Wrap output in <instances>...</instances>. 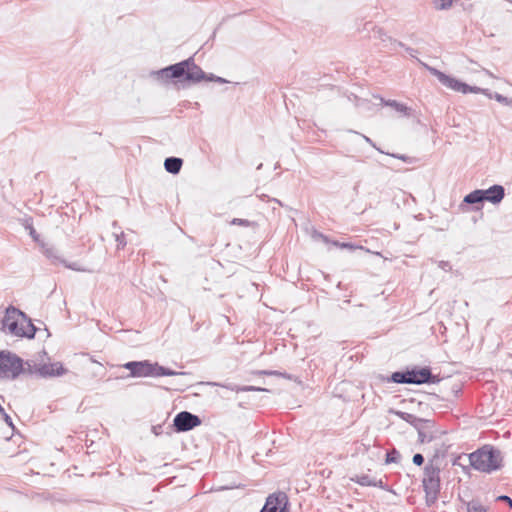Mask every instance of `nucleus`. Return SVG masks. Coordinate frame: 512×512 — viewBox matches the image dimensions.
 Segmentation results:
<instances>
[{
    "label": "nucleus",
    "mask_w": 512,
    "mask_h": 512,
    "mask_svg": "<svg viewBox=\"0 0 512 512\" xmlns=\"http://www.w3.org/2000/svg\"><path fill=\"white\" fill-rule=\"evenodd\" d=\"M151 75L158 81L168 83L197 84L202 81L204 71L198 66L193 57H189L178 63L153 71Z\"/></svg>",
    "instance_id": "f257e3e1"
},
{
    "label": "nucleus",
    "mask_w": 512,
    "mask_h": 512,
    "mask_svg": "<svg viewBox=\"0 0 512 512\" xmlns=\"http://www.w3.org/2000/svg\"><path fill=\"white\" fill-rule=\"evenodd\" d=\"M1 322L3 329L16 337L33 339L38 330L24 312L12 305L6 308Z\"/></svg>",
    "instance_id": "f03ea898"
},
{
    "label": "nucleus",
    "mask_w": 512,
    "mask_h": 512,
    "mask_svg": "<svg viewBox=\"0 0 512 512\" xmlns=\"http://www.w3.org/2000/svg\"><path fill=\"white\" fill-rule=\"evenodd\" d=\"M439 458V451L436 450L423 469L422 487L425 492V502L428 507L436 503L441 490Z\"/></svg>",
    "instance_id": "7ed1b4c3"
},
{
    "label": "nucleus",
    "mask_w": 512,
    "mask_h": 512,
    "mask_svg": "<svg viewBox=\"0 0 512 512\" xmlns=\"http://www.w3.org/2000/svg\"><path fill=\"white\" fill-rule=\"evenodd\" d=\"M501 451L493 445H484L468 454V465L473 469L490 474L503 466Z\"/></svg>",
    "instance_id": "20e7f679"
},
{
    "label": "nucleus",
    "mask_w": 512,
    "mask_h": 512,
    "mask_svg": "<svg viewBox=\"0 0 512 512\" xmlns=\"http://www.w3.org/2000/svg\"><path fill=\"white\" fill-rule=\"evenodd\" d=\"M123 368L130 371L131 377H159L186 374L185 372H176L149 360L129 361L123 364Z\"/></svg>",
    "instance_id": "39448f33"
},
{
    "label": "nucleus",
    "mask_w": 512,
    "mask_h": 512,
    "mask_svg": "<svg viewBox=\"0 0 512 512\" xmlns=\"http://www.w3.org/2000/svg\"><path fill=\"white\" fill-rule=\"evenodd\" d=\"M23 372L21 357L9 350H0V379L15 380Z\"/></svg>",
    "instance_id": "423d86ee"
},
{
    "label": "nucleus",
    "mask_w": 512,
    "mask_h": 512,
    "mask_svg": "<svg viewBox=\"0 0 512 512\" xmlns=\"http://www.w3.org/2000/svg\"><path fill=\"white\" fill-rule=\"evenodd\" d=\"M419 64H421L427 71H429L433 76H435L441 84L450 88L454 91L461 92L463 94L470 93L472 86L464 83L454 77H451L444 72L429 66L428 64L422 62L420 59L416 58Z\"/></svg>",
    "instance_id": "0eeeda50"
},
{
    "label": "nucleus",
    "mask_w": 512,
    "mask_h": 512,
    "mask_svg": "<svg viewBox=\"0 0 512 512\" xmlns=\"http://www.w3.org/2000/svg\"><path fill=\"white\" fill-rule=\"evenodd\" d=\"M409 384L422 385V384H436L440 381V377L432 373L428 366L420 367L413 366L408 368Z\"/></svg>",
    "instance_id": "6e6552de"
},
{
    "label": "nucleus",
    "mask_w": 512,
    "mask_h": 512,
    "mask_svg": "<svg viewBox=\"0 0 512 512\" xmlns=\"http://www.w3.org/2000/svg\"><path fill=\"white\" fill-rule=\"evenodd\" d=\"M201 418L189 411H181L177 413L173 419V429L176 432H187L200 426Z\"/></svg>",
    "instance_id": "1a4fd4ad"
},
{
    "label": "nucleus",
    "mask_w": 512,
    "mask_h": 512,
    "mask_svg": "<svg viewBox=\"0 0 512 512\" xmlns=\"http://www.w3.org/2000/svg\"><path fill=\"white\" fill-rule=\"evenodd\" d=\"M289 500L285 492L270 494L265 501L262 510L265 512H287Z\"/></svg>",
    "instance_id": "9d476101"
},
{
    "label": "nucleus",
    "mask_w": 512,
    "mask_h": 512,
    "mask_svg": "<svg viewBox=\"0 0 512 512\" xmlns=\"http://www.w3.org/2000/svg\"><path fill=\"white\" fill-rule=\"evenodd\" d=\"M484 202H490L493 205L501 203L505 197V188L502 185L494 184L488 189H480Z\"/></svg>",
    "instance_id": "9b49d317"
},
{
    "label": "nucleus",
    "mask_w": 512,
    "mask_h": 512,
    "mask_svg": "<svg viewBox=\"0 0 512 512\" xmlns=\"http://www.w3.org/2000/svg\"><path fill=\"white\" fill-rule=\"evenodd\" d=\"M390 413L397 415L400 419L409 423L415 429L418 428V426L422 425V423H426L427 426H434L433 420L419 418V417H417L413 414L407 413V412L391 409Z\"/></svg>",
    "instance_id": "f8f14e48"
},
{
    "label": "nucleus",
    "mask_w": 512,
    "mask_h": 512,
    "mask_svg": "<svg viewBox=\"0 0 512 512\" xmlns=\"http://www.w3.org/2000/svg\"><path fill=\"white\" fill-rule=\"evenodd\" d=\"M483 203H484V199H483L482 193L480 192V189H476V190H473L472 192L468 193L467 195H465L461 206L463 204L473 205L472 210L479 211L482 209Z\"/></svg>",
    "instance_id": "ddd939ff"
},
{
    "label": "nucleus",
    "mask_w": 512,
    "mask_h": 512,
    "mask_svg": "<svg viewBox=\"0 0 512 512\" xmlns=\"http://www.w3.org/2000/svg\"><path fill=\"white\" fill-rule=\"evenodd\" d=\"M374 98L379 99L380 105L389 106L397 112L404 114L405 116H410L411 108L407 107L406 105L396 100H385L380 96H374Z\"/></svg>",
    "instance_id": "4468645a"
},
{
    "label": "nucleus",
    "mask_w": 512,
    "mask_h": 512,
    "mask_svg": "<svg viewBox=\"0 0 512 512\" xmlns=\"http://www.w3.org/2000/svg\"><path fill=\"white\" fill-rule=\"evenodd\" d=\"M368 37L373 38V39H378L381 42L389 41L390 43H392L396 46L404 47L403 42L393 39L392 37L387 35L382 28H379L377 26H373V33H372V35H368Z\"/></svg>",
    "instance_id": "2eb2a0df"
},
{
    "label": "nucleus",
    "mask_w": 512,
    "mask_h": 512,
    "mask_svg": "<svg viewBox=\"0 0 512 512\" xmlns=\"http://www.w3.org/2000/svg\"><path fill=\"white\" fill-rule=\"evenodd\" d=\"M183 160L179 157H167L164 161V168L171 174H178L182 168Z\"/></svg>",
    "instance_id": "dca6fc26"
},
{
    "label": "nucleus",
    "mask_w": 512,
    "mask_h": 512,
    "mask_svg": "<svg viewBox=\"0 0 512 512\" xmlns=\"http://www.w3.org/2000/svg\"><path fill=\"white\" fill-rule=\"evenodd\" d=\"M434 426H427L426 423H422V425L416 428L418 432V441L420 443H430L435 439V435L430 431Z\"/></svg>",
    "instance_id": "f3484780"
},
{
    "label": "nucleus",
    "mask_w": 512,
    "mask_h": 512,
    "mask_svg": "<svg viewBox=\"0 0 512 512\" xmlns=\"http://www.w3.org/2000/svg\"><path fill=\"white\" fill-rule=\"evenodd\" d=\"M208 384L212 385V386H220V387L229 389L231 391H236V392L267 391V389L256 387V386H237V385L231 384V383L230 384H221V383H217V382H209Z\"/></svg>",
    "instance_id": "a211bd4d"
},
{
    "label": "nucleus",
    "mask_w": 512,
    "mask_h": 512,
    "mask_svg": "<svg viewBox=\"0 0 512 512\" xmlns=\"http://www.w3.org/2000/svg\"><path fill=\"white\" fill-rule=\"evenodd\" d=\"M383 380L396 384H409L408 368L405 370L395 371L390 376L383 378Z\"/></svg>",
    "instance_id": "6ab92c4d"
},
{
    "label": "nucleus",
    "mask_w": 512,
    "mask_h": 512,
    "mask_svg": "<svg viewBox=\"0 0 512 512\" xmlns=\"http://www.w3.org/2000/svg\"><path fill=\"white\" fill-rule=\"evenodd\" d=\"M44 255L51 261L52 264L65 263V259L62 257L60 251L54 246L44 247Z\"/></svg>",
    "instance_id": "aec40b11"
},
{
    "label": "nucleus",
    "mask_w": 512,
    "mask_h": 512,
    "mask_svg": "<svg viewBox=\"0 0 512 512\" xmlns=\"http://www.w3.org/2000/svg\"><path fill=\"white\" fill-rule=\"evenodd\" d=\"M488 507L484 506L480 500L472 499L467 502V512H487Z\"/></svg>",
    "instance_id": "412c9836"
},
{
    "label": "nucleus",
    "mask_w": 512,
    "mask_h": 512,
    "mask_svg": "<svg viewBox=\"0 0 512 512\" xmlns=\"http://www.w3.org/2000/svg\"><path fill=\"white\" fill-rule=\"evenodd\" d=\"M350 480L361 486H372L374 484V479L367 474L352 476Z\"/></svg>",
    "instance_id": "4be33fe9"
},
{
    "label": "nucleus",
    "mask_w": 512,
    "mask_h": 512,
    "mask_svg": "<svg viewBox=\"0 0 512 512\" xmlns=\"http://www.w3.org/2000/svg\"><path fill=\"white\" fill-rule=\"evenodd\" d=\"M50 366L51 377L62 376L67 372V369L60 362L50 363Z\"/></svg>",
    "instance_id": "5701e85b"
},
{
    "label": "nucleus",
    "mask_w": 512,
    "mask_h": 512,
    "mask_svg": "<svg viewBox=\"0 0 512 512\" xmlns=\"http://www.w3.org/2000/svg\"><path fill=\"white\" fill-rule=\"evenodd\" d=\"M38 367H39V364H37L34 361H31V360L24 361L23 360V370H24V372L22 374H27V375H34V374H36L37 375V371H35V369L38 368Z\"/></svg>",
    "instance_id": "b1692460"
},
{
    "label": "nucleus",
    "mask_w": 512,
    "mask_h": 512,
    "mask_svg": "<svg viewBox=\"0 0 512 512\" xmlns=\"http://www.w3.org/2000/svg\"><path fill=\"white\" fill-rule=\"evenodd\" d=\"M401 455L399 451L395 448L387 451L385 464L398 463L400 461Z\"/></svg>",
    "instance_id": "393cba45"
},
{
    "label": "nucleus",
    "mask_w": 512,
    "mask_h": 512,
    "mask_svg": "<svg viewBox=\"0 0 512 512\" xmlns=\"http://www.w3.org/2000/svg\"><path fill=\"white\" fill-rule=\"evenodd\" d=\"M384 154H386L388 156H391L393 158H396V159H400L403 162L408 163V164H415L418 161L417 158L410 157V156H407V155H404V154L389 153V152H385Z\"/></svg>",
    "instance_id": "a878e982"
},
{
    "label": "nucleus",
    "mask_w": 512,
    "mask_h": 512,
    "mask_svg": "<svg viewBox=\"0 0 512 512\" xmlns=\"http://www.w3.org/2000/svg\"><path fill=\"white\" fill-rule=\"evenodd\" d=\"M488 97L489 98H494L497 102L502 103V104H504L506 106H511L512 105V98H508V97L503 96L502 94H499L497 92L492 94L489 91L488 92Z\"/></svg>",
    "instance_id": "bb28decb"
},
{
    "label": "nucleus",
    "mask_w": 512,
    "mask_h": 512,
    "mask_svg": "<svg viewBox=\"0 0 512 512\" xmlns=\"http://www.w3.org/2000/svg\"><path fill=\"white\" fill-rule=\"evenodd\" d=\"M452 465L453 466H461L463 469H466L467 467H469V465H468V455L461 454V455L456 456L452 460Z\"/></svg>",
    "instance_id": "cd10ccee"
},
{
    "label": "nucleus",
    "mask_w": 512,
    "mask_h": 512,
    "mask_svg": "<svg viewBox=\"0 0 512 512\" xmlns=\"http://www.w3.org/2000/svg\"><path fill=\"white\" fill-rule=\"evenodd\" d=\"M51 368L50 364H39V367L35 369L37 371V376L41 378H50L51 373L49 369Z\"/></svg>",
    "instance_id": "c85d7f7f"
},
{
    "label": "nucleus",
    "mask_w": 512,
    "mask_h": 512,
    "mask_svg": "<svg viewBox=\"0 0 512 512\" xmlns=\"http://www.w3.org/2000/svg\"><path fill=\"white\" fill-rule=\"evenodd\" d=\"M205 80V81H211V82H217V83H220V84H224V83H228V80H226L225 78H222L220 76H216L212 73H205L204 72V76L202 78V81Z\"/></svg>",
    "instance_id": "c756f323"
},
{
    "label": "nucleus",
    "mask_w": 512,
    "mask_h": 512,
    "mask_svg": "<svg viewBox=\"0 0 512 512\" xmlns=\"http://www.w3.org/2000/svg\"><path fill=\"white\" fill-rule=\"evenodd\" d=\"M115 241L117 242V249H123L126 246L125 234L123 232L113 233Z\"/></svg>",
    "instance_id": "7c9ffc66"
},
{
    "label": "nucleus",
    "mask_w": 512,
    "mask_h": 512,
    "mask_svg": "<svg viewBox=\"0 0 512 512\" xmlns=\"http://www.w3.org/2000/svg\"><path fill=\"white\" fill-rule=\"evenodd\" d=\"M434 3L438 10H447L452 6V0H435Z\"/></svg>",
    "instance_id": "2f4dec72"
},
{
    "label": "nucleus",
    "mask_w": 512,
    "mask_h": 512,
    "mask_svg": "<svg viewBox=\"0 0 512 512\" xmlns=\"http://www.w3.org/2000/svg\"><path fill=\"white\" fill-rule=\"evenodd\" d=\"M412 462L416 466H421V465L424 464L425 458H424V456L421 453H416V454L413 455Z\"/></svg>",
    "instance_id": "473e14b6"
},
{
    "label": "nucleus",
    "mask_w": 512,
    "mask_h": 512,
    "mask_svg": "<svg viewBox=\"0 0 512 512\" xmlns=\"http://www.w3.org/2000/svg\"><path fill=\"white\" fill-rule=\"evenodd\" d=\"M63 265L66 267V268H69L71 270H74V271H86L85 268H82L79 266V264L77 262H73V263H69L65 260V263H63Z\"/></svg>",
    "instance_id": "72a5a7b5"
},
{
    "label": "nucleus",
    "mask_w": 512,
    "mask_h": 512,
    "mask_svg": "<svg viewBox=\"0 0 512 512\" xmlns=\"http://www.w3.org/2000/svg\"><path fill=\"white\" fill-rule=\"evenodd\" d=\"M231 224H233V225H240V226H250L252 224V222H250L247 219L234 218L231 221Z\"/></svg>",
    "instance_id": "f704fd0d"
},
{
    "label": "nucleus",
    "mask_w": 512,
    "mask_h": 512,
    "mask_svg": "<svg viewBox=\"0 0 512 512\" xmlns=\"http://www.w3.org/2000/svg\"><path fill=\"white\" fill-rule=\"evenodd\" d=\"M332 243H333V245L340 247V248H346V249H350V250H354L356 248L353 244L347 243V242L341 243L338 241H333Z\"/></svg>",
    "instance_id": "c9c22d12"
},
{
    "label": "nucleus",
    "mask_w": 512,
    "mask_h": 512,
    "mask_svg": "<svg viewBox=\"0 0 512 512\" xmlns=\"http://www.w3.org/2000/svg\"><path fill=\"white\" fill-rule=\"evenodd\" d=\"M362 137L369 145L375 148L378 152L383 154L385 153L381 148L377 147L376 144L369 137H367L366 135H362Z\"/></svg>",
    "instance_id": "e433bc0d"
},
{
    "label": "nucleus",
    "mask_w": 512,
    "mask_h": 512,
    "mask_svg": "<svg viewBox=\"0 0 512 512\" xmlns=\"http://www.w3.org/2000/svg\"><path fill=\"white\" fill-rule=\"evenodd\" d=\"M497 501L505 502L509 507H512V499L507 495H500L497 497Z\"/></svg>",
    "instance_id": "4c0bfd02"
},
{
    "label": "nucleus",
    "mask_w": 512,
    "mask_h": 512,
    "mask_svg": "<svg viewBox=\"0 0 512 512\" xmlns=\"http://www.w3.org/2000/svg\"><path fill=\"white\" fill-rule=\"evenodd\" d=\"M438 266L444 271H450L452 269V266L448 261H439Z\"/></svg>",
    "instance_id": "58836bf2"
},
{
    "label": "nucleus",
    "mask_w": 512,
    "mask_h": 512,
    "mask_svg": "<svg viewBox=\"0 0 512 512\" xmlns=\"http://www.w3.org/2000/svg\"><path fill=\"white\" fill-rule=\"evenodd\" d=\"M371 487H378V488L383 489V490H388L387 489V484H385L381 479L380 480H375L374 479V484H372Z\"/></svg>",
    "instance_id": "ea45409f"
},
{
    "label": "nucleus",
    "mask_w": 512,
    "mask_h": 512,
    "mask_svg": "<svg viewBox=\"0 0 512 512\" xmlns=\"http://www.w3.org/2000/svg\"><path fill=\"white\" fill-rule=\"evenodd\" d=\"M488 89H483L477 86H472L470 93H483L488 96Z\"/></svg>",
    "instance_id": "a19ab883"
},
{
    "label": "nucleus",
    "mask_w": 512,
    "mask_h": 512,
    "mask_svg": "<svg viewBox=\"0 0 512 512\" xmlns=\"http://www.w3.org/2000/svg\"><path fill=\"white\" fill-rule=\"evenodd\" d=\"M403 48L406 50V52H407L411 57L416 58L415 54L417 53V50H415V49H413V48H411V47H408V46H406L405 44H404V47H403Z\"/></svg>",
    "instance_id": "79ce46f5"
},
{
    "label": "nucleus",
    "mask_w": 512,
    "mask_h": 512,
    "mask_svg": "<svg viewBox=\"0 0 512 512\" xmlns=\"http://www.w3.org/2000/svg\"><path fill=\"white\" fill-rule=\"evenodd\" d=\"M152 432L158 436L162 433V425H155V426H152Z\"/></svg>",
    "instance_id": "37998d69"
},
{
    "label": "nucleus",
    "mask_w": 512,
    "mask_h": 512,
    "mask_svg": "<svg viewBox=\"0 0 512 512\" xmlns=\"http://www.w3.org/2000/svg\"><path fill=\"white\" fill-rule=\"evenodd\" d=\"M3 418L10 427H13L12 418L7 413H4Z\"/></svg>",
    "instance_id": "c03bdc74"
},
{
    "label": "nucleus",
    "mask_w": 512,
    "mask_h": 512,
    "mask_svg": "<svg viewBox=\"0 0 512 512\" xmlns=\"http://www.w3.org/2000/svg\"><path fill=\"white\" fill-rule=\"evenodd\" d=\"M29 229H30V235H31V237H32L34 240H38V234L36 233L35 229H34L32 226H30V227H29Z\"/></svg>",
    "instance_id": "a18cd8bd"
},
{
    "label": "nucleus",
    "mask_w": 512,
    "mask_h": 512,
    "mask_svg": "<svg viewBox=\"0 0 512 512\" xmlns=\"http://www.w3.org/2000/svg\"><path fill=\"white\" fill-rule=\"evenodd\" d=\"M373 26H374V25H373V23H372V22H367V23H365V25H364V30H367V31H370V30H371V32L373 33Z\"/></svg>",
    "instance_id": "49530a36"
},
{
    "label": "nucleus",
    "mask_w": 512,
    "mask_h": 512,
    "mask_svg": "<svg viewBox=\"0 0 512 512\" xmlns=\"http://www.w3.org/2000/svg\"><path fill=\"white\" fill-rule=\"evenodd\" d=\"M317 236H318L319 238H321L325 243H329V239H328V237H327V236H325L324 234H322V233H318V234H317Z\"/></svg>",
    "instance_id": "de8ad7c7"
},
{
    "label": "nucleus",
    "mask_w": 512,
    "mask_h": 512,
    "mask_svg": "<svg viewBox=\"0 0 512 512\" xmlns=\"http://www.w3.org/2000/svg\"><path fill=\"white\" fill-rule=\"evenodd\" d=\"M257 374H265V375H273L276 374L275 371H258Z\"/></svg>",
    "instance_id": "09e8293b"
},
{
    "label": "nucleus",
    "mask_w": 512,
    "mask_h": 512,
    "mask_svg": "<svg viewBox=\"0 0 512 512\" xmlns=\"http://www.w3.org/2000/svg\"><path fill=\"white\" fill-rule=\"evenodd\" d=\"M44 331H46V332H47V336H49V335H50V333H49V331H48V328H45V329H44Z\"/></svg>",
    "instance_id": "8fccbe9b"
},
{
    "label": "nucleus",
    "mask_w": 512,
    "mask_h": 512,
    "mask_svg": "<svg viewBox=\"0 0 512 512\" xmlns=\"http://www.w3.org/2000/svg\"><path fill=\"white\" fill-rule=\"evenodd\" d=\"M262 168V164H259V166L257 167V169H261Z\"/></svg>",
    "instance_id": "3c124183"
},
{
    "label": "nucleus",
    "mask_w": 512,
    "mask_h": 512,
    "mask_svg": "<svg viewBox=\"0 0 512 512\" xmlns=\"http://www.w3.org/2000/svg\"><path fill=\"white\" fill-rule=\"evenodd\" d=\"M259 512H265V511L261 509Z\"/></svg>",
    "instance_id": "603ef678"
}]
</instances>
